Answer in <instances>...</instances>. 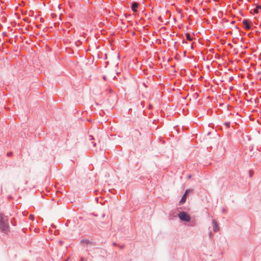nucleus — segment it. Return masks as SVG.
<instances>
[{"mask_svg":"<svg viewBox=\"0 0 261 261\" xmlns=\"http://www.w3.org/2000/svg\"><path fill=\"white\" fill-rule=\"evenodd\" d=\"M224 124L227 127H229V122H226L224 123Z\"/></svg>","mask_w":261,"mask_h":261,"instance_id":"10","label":"nucleus"},{"mask_svg":"<svg viewBox=\"0 0 261 261\" xmlns=\"http://www.w3.org/2000/svg\"><path fill=\"white\" fill-rule=\"evenodd\" d=\"M139 6V4L138 3L135 2L133 3L132 5V9L134 12H137L138 11L137 9Z\"/></svg>","mask_w":261,"mask_h":261,"instance_id":"5","label":"nucleus"},{"mask_svg":"<svg viewBox=\"0 0 261 261\" xmlns=\"http://www.w3.org/2000/svg\"><path fill=\"white\" fill-rule=\"evenodd\" d=\"M178 216L179 219L182 221L189 222L191 220V217L189 215L185 212H179Z\"/></svg>","mask_w":261,"mask_h":261,"instance_id":"2","label":"nucleus"},{"mask_svg":"<svg viewBox=\"0 0 261 261\" xmlns=\"http://www.w3.org/2000/svg\"><path fill=\"white\" fill-rule=\"evenodd\" d=\"M9 223L7 217L2 214H0V229L2 231L7 233L9 231Z\"/></svg>","mask_w":261,"mask_h":261,"instance_id":"1","label":"nucleus"},{"mask_svg":"<svg viewBox=\"0 0 261 261\" xmlns=\"http://www.w3.org/2000/svg\"><path fill=\"white\" fill-rule=\"evenodd\" d=\"M244 28L246 30H250L252 26V22L249 19H244L242 21Z\"/></svg>","mask_w":261,"mask_h":261,"instance_id":"3","label":"nucleus"},{"mask_svg":"<svg viewBox=\"0 0 261 261\" xmlns=\"http://www.w3.org/2000/svg\"><path fill=\"white\" fill-rule=\"evenodd\" d=\"M213 229L214 231L216 232L219 230V227L218 226V225L217 223V222L215 220L213 221Z\"/></svg>","mask_w":261,"mask_h":261,"instance_id":"6","label":"nucleus"},{"mask_svg":"<svg viewBox=\"0 0 261 261\" xmlns=\"http://www.w3.org/2000/svg\"><path fill=\"white\" fill-rule=\"evenodd\" d=\"M29 218H30L31 220H33L34 219V216H33V215H30V216H29Z\"/></svg>","mask_w":261,"mask_h":261,"instance_id":"9","label":"nucleus"},{"mask_svg":"<svg viewBox=\"0 0 261 261\" xmlns=\"http://www.w3.org/2000/svg\"><path fill=\"white\" fill-rule=\"evenodd\" d=\"M186 36L188 40L191 41L193 40V37L191 36V35L189 33L186 34Z\"/></svg>","mask_w":261,"mask_h":261,"instance_id":"7","label":"nucleus"},{"mask_svg":"<svg viewBox=\"0 0 261 261\" xmlns=\"http://www.w3.org/2000/svg\"><path fill=\"white\" fill-rule=\"evenodd\" d=\"M190 192H193V190L188 189L186 191L185 193L184 194L182 198L181 199L180 201H179L180 204H182L183 203H184L186 202L187 195Z\"/></svg>","mask_w":261,"mask_h":261,"instance_id":"4","label":"nucleus"},{"mask_svg":"<svg viewBox=\"0 0 261 261\" xmlns=\"http://www.w3.org/2000/svg\"><path fill=\"white\" fill-rule=\"evenodd\" d=\"M259 10H261V6H257L256 8L254 9V12L255 13H258L259 12Z\"/></svg>","mask_w":261,"mask_h":261,"instance_id":"8","label":"nucleus"}]
</instances>
